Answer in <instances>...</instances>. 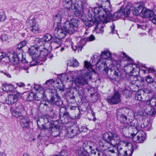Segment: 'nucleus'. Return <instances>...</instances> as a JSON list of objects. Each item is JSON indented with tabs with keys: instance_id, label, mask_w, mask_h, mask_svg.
<instances>
[{
	"instance_id": "obj_1",
	"label": "nucleus",
	"mask_w": 156,
	"mask_h": 156,
	"mask_svg": "<svg viewBox=\"0 0 156 156\" xmlns=\"http://www.w3.org/2000/svg\"><path fill=\"white\" fill-rule=\"evenodd\" d=\"M103 136L105 140L104 144L100 141L99 144L107 156H110V155L113 154H114V155L115 156H118L117 154L115 153L113 148V147L116 146L119 153L121 154H124V156H131L132 154V145L127 142L119 141L120 138L117 135H113L111 133L108 132L104 133Z\"/></svg>"
},
{
	"instance_id": "obj_2",
	"label": "nucleus",
	"mask_w": 156,
	"mask_h": 156,
	"mask_svg": "<svg viewBox=\"0 0 156 156\" xmlns=\"http://www.w3.org/2000/svg\"><path fill=\"white\" fill-rule=\"evenodd\" d=\"M103 6L105 7V10L98 7L95 8L93 10L95 21L99 23L100 21L107 23L112 17L110 12L111 10L110 2L109 1L103 2Z\"/></svg>"
},
{
	"instance_id": "obj_3",
	"label": "nucleus",
	"mask_w": 156,
	"mask_h": 156,
	"mask_svg": "<svg viewBox=\"0 0 156 156\" xmlns=\"http://www.w3.org/2000/svg\"><path fill=\"white\" fill-rule=\"evenodd\" d=\"M84 67L87 69L82 70L81 76H80L75 80V83L76 85L79 86L80 85H83L87 83L88 80L91 79V76L89 73V70L88 69H91L93 65L91 63L87 61H84Z\"/></svg>"
},
{
	"instance_id": "obj_4",
	"label": "nucleus",
	"mask_w": 156,
	"mask_h": 156,
	"mask_svg": "<svg viewBox=\"0 0 156 156\" xmlns=\"http://www.w3.org/2000/svg\"><path fill=\"white\" fill-rule=\"evenodd\" d=\"M50 118L49 116H44L40 118L37 121L38 126L43 128L50 129L52 132H58V129L55 126L51 124L49 122Z\"/></svg>"
},
{
	"instance_id": "obj_5",
	"label": "nucleus",
	"mask_w": 156,
	"mask_h": 156,
	"mask_svg": "<svg viewBox=\"0 0 156 156\" xmlns=\"http://www.w3.org/2000/svg\"><path fill=\"white\" fill-rule=\"evenodd\" d=\"M78 20L73 19L70 21H66L62 26L66 32L72 34L76 29L78 25Z\"/></svg>"
},
{
	"instance_id": "obj_6",
	"label": "nucleus",
	"mask_w": 156,
	"mask_h": 156,
	"mask_svg": "<svg viewBox=\"0 0 156 156\" xmlns=\"http://www.w3.org/2000/svg\"><path fill=\"white\" fill-rule=\"evenodd\" d=\"M65 8L69 11L75 10L79 11L78 0H63Z\"/></svg>"
},
{
	"instance_id": "obj_7",
	"label": "nucleus",
	"mask_w": 156,
	"mask_h": 156,
	"mask_svg": "<svg viewBox=\"0 0 156 156\" xmlns=\"http://www.w3.org/2000/svg\"><path fill=\"white\" fill-rule=\"evenodd\" d=\"M19 96V92L15 91L13 94H9L7 98L2 101L3 103H5L8 104H13L17 101Z\"/></svg>"
},
{
	"instance_id": "obj_8",
	"label": "nucleus",
	"mask_w": 156,
	"mask_h": 156,
	"mask_svg": "<svg viewBox=\"0 0 156 156\" xmlns=\"http://www.w3.org/2000/svg\"><path fill=\"white\" fill-rule=\"evenodd\" d=\"M56 29L55 30L54 34V36L57 38L62 39L65 37L66 32L65 30L63 29L62 27L60 25L58 24V26L55 27Z\"/></svg>"
},
{
	"instance_id": "obj_9",
	"label": "nucleus",
	"mask_w": 156,
	"mask_h": 156,
	"mask_svg": "<svg viewBox=\"0 0 156 156\" xmlns=\"http://www.w3.org/2000/svg\"><path fill=\"white\" fill-rule=\"evenodd\" d=\"M129 110H130L125 108H121L119 110L117 113V118L121 122H123L125 124L128 123L129 120H127V117L124 114H122L121 113L126 112Z\"/></svg>"
},
{
	"instance_id": "obj_10",
	"label": "nucleus",
	"mask_w": 156,
	"mask_h": 156,
	"mask_svg": "<svg viewBox=\"0 0 156 156\" xmlns=\"http://www.w3.org/2000/svg\"><path fill=\"white\" fill-rule=\"evenodd\" d=\"M31 25V31L34 33L38 34L41 31V28L38 23L35 19H31L29 21Z\"/></svg>"
},
{
	"instance_id": "obj_11",
	"label": "nucleus",
	"mask_w": 156,
	"mask_h": 156,
	"mask_svg": "<svg viewBox=\"0 0 156 156\" xmlns=\"http://www.w3.org/2000/svg\"><path fill=\"white\" fill-rule=\"evenodd\" d=\"M108 102L112 104H115L121 101L120 95L117 92H115L113 96L108 98Z\"/></svg>"
},
{
	"instance_id": "obj_12",
	"label": "nucleus",
	"mask_w": 156,
	"mask_h": 156,
	"mask_svg": "<svg viewBox=\"0 0 156 156\" xmlns=\"http://www.w3.org/2000/svg\"><path fill=\"white\" fill-rule=\"evenodd\" d=\"M139 15L143 18H150V16H153L154 12L153 11L147 9L146 8H143L141 9V11L139 13Z\"/></svg>"
},
{
	"instance_id": "obj_13",
	"label": "nucleus",
	"mask_w": 156,
	"mask_h": 156,
	"mask_svg": "<svg viewBox=\"0 0 156 156\" xmlns=\"http://www.w3.org/2000/svg\"><path fill=\"white\" fill-rule=\"evenodd\" d=\"M104 70L106 71L107 74L110 76V77L115 78L118 75L117 72H116L115 71L112 69V68L110 69L108 68L107 64L105 62L104 65Z\"/></svg>"
},
{
	"instance_id": "obj_14",
	"label": "nucleus",
	"mask_w": 156,
	"mask_h": 156,
	"mask_svg": "<svg viewBox=\"0 0 156 156\" xmlns=\"http://www.w3.org/2000/svg\"><path fill=\"white\" fill-rule=\"evenodd\" d=\"M94 144L92 141H85L83 144V149L86 151L89 150L91 151L92 150H94Z\"/></svg>"
},
{
	"instance_id": "obj_15",
	"label": "nucleus",
	"mask_w": 156,
	"mask_h": 156,
	"mask_svg": "<svg viewBox=\"0 0 156 156\" xmlns=\"http://www.w3.org/2000/svg\"><path fill=\"white\" fill-rule=\"evenodd\" d=\"M77 129L73 127L69 128L66 133L67 136L69 138H72L76 136L78 133Z\"/></svg>"
},
{
	"instance_id": "obj_16",
	"label": "nucleus",
	"mask_w": 156,
	"mask_h": 156,
	"mask_svg": "<svg viewBox=\"0 0 156 156\" xmlns=\"http://www.w3.org/2000/svg\"><path fill=\"white\" fill-rule=\"evenodd\" d=\"M8 55L9 59L12 63L15 65L18 63L19 59L16 54L9 53Z\"/></svg>"
},
{
	"instance_id": "obj_17",
	"label": "nucleus",
	"mask_w": 156,
	"mask_h": 156,
	"mask_svg": "<svg viewBox=\"0 0 156 156\" xmlns=\"http://www.w3.org/2000/svg\"><path fill=\"white\" fill-rule=\"evenodd\" d=\"M145 139V137L143 135L142 133H138L136 135H135L133 137V140L137 143H141L143 142Z\"/></svg>"
},
{
	"instance_id": "obj_18",
	"label": "nucleus",
	"mask_w": 156,
	"mask_h": 156,
	"mask_svg": "<svg viewBox=\"0 0 156 156\" xmlns=\"http://www.w3.org/2000/svg\"><path fill=\"white\" fill-rule=\"evenodd\" d=\"M37 90L39 91V92L35 95L34 94V100H39L43 97L44 94V91L43 88L40 86H39Z\"/></svg>"
},
{
	"instance_id": "obj_19",
	"label": "nucleus",
	"mask_w": 156,
	"mask_h": 156,
	"mask_svg": "<svg viewBox=\"0 0 156 156\" xmlns=\"http://www.w3.org/2000/svg\"><path fill=\"white\" fill-rule=\"evenodd\" d=\"M29 119L28 117H23L21 119L20 123L21 126L23 128L28 127L30 124Z\"/></svg>"
},
{
	"instance_id": "obj_20",
	"label": "nucleus",
	"mask_w": 156,
	"mask_h": 156,
	"mask_svg": "<svg viewBox=\"0 0 156 156\" xmlns=\"http://www.w3.org/2000/svg\"><path fill=\"white\" fill-rule=\"evenodd\" d=\"M143 8V5L139 4V5L136 8L131 7L130 9L133 11V14L135 16L139 14V12L140 10Z\"/></svg>"
},
{
	"instance_id": "obj_21",
	"label": "nucleus",
	"mask_w": 156,
	"mask_h": 156,
	"mask_svg": "<svg viewBox=\"0 0 156 156\" xmlns=\"http://www.w3.org/2000/svg\"><path fill=\"white\" fill-rule=\"evenodd\" d=\"M61 20L62 17L59 14L56 15L54 16L53 18V20L54 21V26L55 27H56V26H58V24L61 25L60 22L61 21Z\"/></svg>"
},
{
	"instance_id": "obj_22",
	"label": "nucleus",
	"mask_w": 156,
	"mask_h": 156,
	"mask_svg": "<svg viewBox=\"0 0 156 156\" xmlns=\"http://www.w3.org/2000/svg\"><path fill=\"white\" fill-rule=\"evenodd\" d=\"M38 49V48L35 45L34 46H32L29 49V53L31 55H32L33 56L34 55H36L37 54Z\"/></svg>"
},
{
	"instance_id": "obj_23",
	"label": "nucleus",
	"mask_w": 156,
	"mask_h": 156,
	"mask_svg": "<svg viewBox=\"0 0 156 156\" xmlns=\"http://www.w3.org/2000/svg\"><path fill=\"white\" fill-rule=\"evenodd\" d=\"M3 90L5 91H11L13 90L14 87L11 84H5L2 85Z\"/></svg>"
},
{
	"instance_id": "obj_24",
	"label": "nucleus",
	"mask_w": 156,
	"mask_h": 156,
	"mask_svg": "<svg viewBox=\"0 0 156 156\" xmlns=\"http://www.w3.org/2000/svg\"><path fill=\"white\" fill-rule=\"evenodd\" d=\"M111 57V54L109 51H104L103 52L101 55V58L106 59L108 58H110Z\"/></svg>"
},
{
	"instance_id": "obj_25",
	"label": "nucleus",
	"mask_w": 156,
	"mask_h": 156,
	"mask_svg": "<svg viewBox=\"0 0 156 156\" xmlns=\"http://www.w3.org/2000/svg\"><path fill=\"white\" fill-rule=\"evenodd\" d=\"M145 94L146 97L145 99V101L147 105H149L150 104L151 101L152 99L153 98L152 96H149L147 94Z\"/></svg>"
},
{
	"instance_id": "obj_26",
	"label": "nucleus",
	"mask_w": 156,
	"mask_h": 156,
	"mask_svg": "<svg viewBox=\"0 0 156 156\" xmlns=\"http://www.w3.org/2000/svg\"><path fill=\"white\" fill-rule=\"evenodd\" d=\"M35 43L36 44V46H41L43 44V39H39V38H35L34 40Z\"/></svg>"
},
{
	"instance_id": "obj_27",
	"label": "nucleus",
	"mask_w": 156,
	"mask_h": 156,
	"mask_svg": "<svg viewBox=\"0 0 156 156\" xmlns=\"http://www.w3.org/2000/svg\"><path fill=\"white\" fill-rule=\"evenodd\" d=\"M123 14V11L122 10H119V11L115 12L113 15L114 18H117L120 17L121 15Z\"/></svg>"
},
{
	"instance_id": "obj_28",
	"label": "nucleus",
	"mask_w": 156,
	"mask_h": 156,
	"mask_svg": "<svg viewBox=\"0 0 156 156\" xmlns=\"http://www.w3.org/2000/svg\"><path fill=\"white\" fill-rule=\"evenodd\" d=\"M51 38V36L49 34H47L44 35L43 37V41H49Z\"/></svg>"
},
{
	"instance_id": "obj_29",
	"label": "nucleus",
	"mask_w": 156,
	"mask_h": 156,
	"mask_svg": "<svg viewBox=\"0 0 156 156\" xmlns=\"http://www.w3.org/2000/svg\"><path fill=\"white\" fill-rule=\"evenodd\" d=\"M34 94L33 93H30L28 95L27 98V101H30L34 99Z\"/></svg>"
},
{
	"instance_id": "obj_30",
	"label": "nucleus",
	"mask_w": 156,
	"mask_h": 156,
	"mask_svg": "<svg viewBox=\"0 0 156 156\" xmlns=\"http://www.w3.org/2000/svg\"><path fill=\"white\" fill-rule=\"evenodd\" d=\"M145 80L147 82L149 83H153L154 81V79L150 76L146 77Z\"/></svg>"
},
{
	"instance_id": "obj_31",
	"label": "nucleus",
	"mask_w": 156,
	"mask_h": 156,
	"mask_svg": "<svg viewBox=\"0 0 156 156\" xmlns=\"http://www.w3.org/2000/svg\"><path fill=\"white\" fill-rule=\"evenodd\" d=\"M27 42L25 41H23L19 43L18 45V48L21 49L24 47L26 44Z\"/></svg>"
},
{
	"instance_id": "obj_32",
	"label": "nucleus",
	"mask_w": 156,
	"mask_h": 156,
	"mask_svg": "<svg viewBox=\"0 0 156 156\" xmlns=\"http://www.w3.org/2000/svg\"><path fill=\"white\" fill-rule=\"evenodd\" d=\"M12 115L16 117H17L21 115V113L16 110H14L12 112Z\"/></svg>"
},
{
	"instance_id": "obj_33",
	"label": "nucleus",
	"mask_w": 156,
	"mask_h": 156,
	"mask_svg": "<svg viewBox=\"0 0 156 156\" xmlns=\"http://www.w3.org/2000/svg\"><path fill=\"white\" fill-rule=\"evenodd\" d=\"M142 94L137 93L135 97V99L140 101H142L143 100V99L142 96Z\"/></svg>"
},
{
	"instance_id": "obj_34",
	"label": "nucleus",
	"mask_w": 156,
	"mask_h": 156,
	"mask_svg": "<svg viewBox=\"0 0 156 156\" xmlns=\"http://www.w3.org/2000/svg\"><path fill=\"white\" fill-rule=\"evenodd\" d=\"M150 19L154 23L156 24V14L155 15L154 13L153 15L150 16Z\"/></svg>"
},
{
	"instance_id": "obj_35",
	"label": "nucleus",
	"mask_w": 156,
	"mask_h": 156,
	"mask_svg": "<svg viewBox=\"0 0 156 156\" xmlns=\"http://www.w3.org/2000/svg\"><path fill=\"white\" fill-rule=\"evenodd\" d=\"M5 19V16L3 12L0 13V20L3 21Z\"/></svg>"
},
{
	"instance_id": "obj_36",
	"label": "nucleus",
	"mask_w": 156,
	"mask_h": 156,
	"mask_svg": "<svg viewBox=\"0 0 156 156\" xmlns=\"http://www.w3.org/2000/svg\"><path fill=\"white\" fill-rule=\"evenodd\" d=\"M61 79L63 81H68L69 80L68 77L65 74L62 75Z\"/></svg>"
},
{
	"instance_id": "obj_37",
	"label": "nucleus",
	"mask_w": 156,
	"mask_h": 156,
	"mask_svg": "<svg viewBox=\"0 0 156 156\" xmlns=\"http://www.w3.org/2000/svg\"><path fill=\"white\" fill-rule=\"evenodd\" d=\"M122 55V56H121L123 57V58L125 59V60L127 59L128 60H131L130 58L128 57L125 53H123L121 55Z\"/></svg>"
},
{
	"instance_id": "obj_38",
	"label": "nucleus",
	"mask_w": 156,
	"mask_h": 156,
	"mask_svg": "<svg viewBox=\"0 0 156 156\" xmlns=\"http://www.w3.org/2000/svg\"><path fill=\"white\" fill-rule=\"evenodd\" d=\"M130 10L132 11V10H131L130 9V8L129 9L127 10L126 11V12L125 13H123V14H124V16L125 17H126L129 16V15L130 14Z\"/></svg>"
},
{
	"instance_id": "obj_39",
	"label": "nucleus",
	"mask_w": 156,
	"mask_h": 156,
	"mask_svg": "<svg viewBox=\"0 0 156 156\" xmlns=\"http://www.w3.org/2000/svg\"><path fill=\"white\" fill-rule=\"evenodd\" d=\"M8 38L7 36L5 34L2 35V39L3 41H5L8 40Z\"/></svg>"
},
{
	"instance_id": "obj_40",
	"label": "nucleus",
	"mask_w": 156,
	"mask_h": 156,
	"mask_svg": "<svg viewBox=\"0 0 156 156\" xmlns=\"http://www.w3.org/2000/svg\"><path fill=\"white\" fill-rule=\"evenodd\" d=\"M6 54L4 53L0 52V59H2L5 57Z\"/></svg>"
},
{
	"instance_id": "obj_41",
	"label": "nucleus",
	"mask_w": 156,
	"mask_h": 156,
	"mask_svg": "<svg viewBox=\"0 0 156 156\" xmlns=\"http://www.w3.org/2000/svg\"><path fill=\"white\" fill-rule=\"evenodd\" d=\"M103 31L104 30L103 27H101L98 30H97V32L101 34L102 33Z\"/></svg>"
},
{
	"instance_id": "obj_42",
	"label": "nucleus",
	"mask_w": 156,
	"mask_h": 156,
	"mask_svg": "<svg viewBox=\"0 0 156 156\" xmlns=\"http://www.w3.org/2000/svg\"><path fill=\"white\" fill-rule=\"evenodd\" d=\"M89 41H92L95 40V37L93 35H91L89 38Z\"/></svg>"
},
{
	"instance_id": "obj_43",
	"label": "nucleus",
	"mask_w": 156,
	"mask_h": 156,
	"mask_svg": "<svg viewBox=\"0 0 156 156\" xmlns=\"http://www.w3.org/2000/svg\"><path fill=\"white\" fill-rule=\"evenodd\" d=\"M73 65L75 66H78L79 65V63L76 60H74V62L73 63Z\"/></svg>"
},
{
	"instance_id": "obj_44",
	"label": "nucleus",
	"mask_w": 156,
	"mask_h": 156,
	"mask_svg": "<svg viewBox=\"0 0 156 156\" xmlns=\"http://www.w3.org/2000/svg\"><path fill=\"white\" fill-rule=\"evenodd\" d=\"M78 154L80 156H83L84 155L83 152L82 151H78Z\"/></svg>"
},
{
	"instance_id": "obj_45",
	"label": "nucleus",
	"mask_w": 156,
	"mask_h": 156,
	"mask_svg": "<svg viewBox=\"0 0 156 156\" xmlns=\"http://www.w3.org/2000/svg\"><path fill=\"white\" fill-rule=\"evenodd\" d=\"M16 85L19 87H23L25 86L24 84L22 83H17Z\"/></svg>"
},
{
	"instance_id": "obj_46",
	"label": "nucleus",
	"mask_w": 156,
	"mask_h": 156,
	"mask_svg": "<svg viewBox=\"0 0 156 156\" xmlns=\"http://www.w3.org/2000/svg\"><path fill=\"white\" fill-rule=\"evenodd\" d=\"M6 154L4 152H0V156H6Z\"/></svg>"
},
{
	"instance_id": "obj_47",
	"label": "nucleus",
	"mask_w": 156,
	"mask_h": 156,
	"mask_svg": "<svg viewBox=\"0 0 156 156\" xmlns=\"http://www.w3.org/2000/svg\"><path fill=\"white\" fill-rule=\"evenodd\" d=\"M23 156H30V155L26 153H25L23 154Z\"/></svg>"
},
{
	"instance_id": "obj_48",
	"label": "nucleus",
	"mask_w": 156,
	"mask_h": 156,
	"mask_svg": "<svg viewBox=\"0 0 156 156\" xmlns=\"http://www.w3.org/2000/svg\"><path fill=\"white\" fill-rule=\"evenodd\" d=\"M4 74L5 75H6L8 77L10 78L11 77V75L9 73H4Z\"/></svg>"
},
{
	"instance_id": "obj_49",
	"label": "nucleus",
	"mask_w": 156,
	"mask_h": 156,
	"mask_svg": "<svg viewBox=\"0 0 156 156\" xmlns=\"http://www.w3.org/2000/svg\"><path fill=\"white\" fill-rule=\"evenodd\" d=\"M22 68L24 70H27L28 69V67H27L23 66Z\"/></svg>"
},
{
	"instance_id": "obj_50",
	"label": "nucleus",
	"mask_w": 156,
	"mask_h": 156,
	"mask_svg": "<svg viewBox=\"0 0 156 156\" xmlns=\"http://www.w3.org/2000/svg\"><path fill=\"white\" fill-rule=\"evenodd\" d=\"M127 129V128L126 127H125L123 128V130L122 132H124V133L125 132V129Z\"/></svg>"
},
{
	"instance_id": "obj_51",
	"label": "nucleus",
	"mask_w": 156,
	"mask_h": 156,
	"mask_svg": "<svg viewBox=\"0 0 156 156\" xmlns=\"http://www.w3.org/2000/svg\"><path fill=\"white\" fill-rule=\"evenodd\" d=\"M149 71L150 72H153L154 71V70L153 69H151V68H149Z\"/></svg>"
},
{
	"instance_id": "obj_52",
	"label": "nucleus",
	"mask_w": 156,
	"mask_h": 156,
	"mask_svg": "<svg viewBox=\"0 0 156 156\" xmlns=\"http://www.w3.org/2000/svg\"><path fill=\"white\" fill-rule=\"evenodd\" d=\"M72 48H73V49L74 50V51H76V47L75 48H74L73 47V46H72Z\"/></svg>"
},
{
	"instance_id": "obj_53",
	"label": "nucleus",
	"mask_w": 156,
	"mask_h": 156,
	"mask_svg": "<svg viewBox=\"0 0 156 156\" xmlns=\"http://www.w3.org/2000/svg\"><path fill=\"white\" fill-rule=\"evenodd\" d=\"M52 81V80H48L46 82V83L48 84L50 81Z\"/></svg>"
},
{
	"instance_id": "obj_54",
	"label": "nucleus",
	"mask_w": 156,
	"mask_h": 156,
	"mask_svg": "<svg viewBox=\"0 0 156 156\" xmlns=\"http://www.w3.org/2000/svg\"><path fill=\"white\" fill-rule=\"evenodd\" d=\"M92 71L94 72V73L95 72V70L94 69H92Z\"/></svg>"
},
{
	"instance_id": "obj_55",
	"label": "nucleus",
	"mask_w": 156,
	"mask_h": 156,
	"mask_svg": "<svg viewBox=\"0 0 156 156\" xmlns=\"http://www.w3.org/2000/svg\"><path fill=\"white\" fill-rule=\"evenodd\" d=\"M1 140L0 139V146H1Z\"/></svg>"
},
{
	"instance_id": "obj_56",
	"label": "nucleus",
	"mask_w": 156,
	"mask_h": 156,
	"mask_svg": "<svg viewBox=\"0 0 156 156\" xmlns=\"http://www.w3.org/2000/svg\"><path fill=\"white\" fill-rule=\"evenodd\" d=\"M51 99L52 100V101H53L54 100V99H53V98H51Z\"/></svg>"
},
{
	"instance_id": "obj_57",
	"label": "nucleus",
	"mask_w": 156,
	"mask_h": 156,
	"mask_svg": "<svg viewBox=\"0 0 156 156\" xmlns=\"http://www.w3.org/2000/svg\"><path fill=\"white\" fill-rule=\"evenodd\" d=\"M81 12H79V14H81Z\"/></svg>"
},
{
	"instance_id": "obj_58",
	"label": "nucleus",
	"mask_w": 156,
	"mask_h": 156,
	"mask_svg": "<svg viewBox=\"0 0 156 156\" xmlns=\"http://www.w3.org/2000/svg\"><path fill=\"white\" fill-rule=\"evenodd\" d=\"M155 156H156V154L155 155Z\"/></svg>"
}]
</instances>
